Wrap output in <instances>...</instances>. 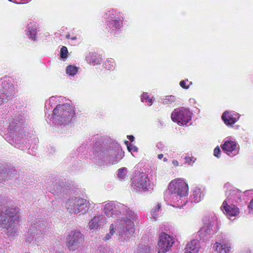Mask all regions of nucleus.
<instances>
[{
    "mask_svg": "<svg viewBox=\"0 0 253 253\" xmlns=\"http://www.w3.org/2000/svg\"><path fill=\"white\" fill-rule=\"evenodd\" d=\"M110 213L109 217H118L120 214L126 216L122 219H117L116 224L119 225L118 227L119 240L123 242L127 241L134 233L133 221L136 219L137 215L127 207L120 203L116 204L115 208H113Z\"/></svg>",
    "mask_w": 253,
    "mask_h": 253,
    "instance_id": "1",
    "label": "nucleus"
},
{
    "mask_svg": "<svg viewBox=\"0 0 253 253\" xmlns=\"http://www.w3.org/2000/svg\"><path fill=\"white\" fill-rule=\"evenodd\" d=\"M7 202L5 197L0 196V227L4 228L5 234L12 237L18 230L19 209L5 206L4 204Z\"/></svg>",
    "mask_w": 253,
    "mask_h": 253,
    "instance_id": "2",
    "label": "nucleus"
},
{
    "mask_svg": "<svg viewBox=\"0 0 253 253\" xmlns=\"http://www.w3.org/2000/svg\"><path fill=\"white\" fill-rule=\"evenodd\" d=\"M52 112V115L50 118H49L50 115L47 112L45 113V117L48 114L47 118L49 121L52 120L53 123L61 126L69 125L75 115V111L72 109V107L68 104L57 105ZM46 121L48 123H50L48 120H46Z\"/></svg>",
    "mask_w": 253,
    "mask_h": 253,
    "instance_id": "3",
    "label": "nucleus"
},
{
    "mask_svg": "<svg viewBox=\"0 0 253 253\" xmlns=\"http://www.w3.org/2000/svg\"><path fill=\"white\" fill-rule=\"evenodd\" d=\"M24 123V118L19 114L13 117L8 127V133L9 135L8 141L10 144L19 149L22 148L24 144V137L19 135Z\"/></svg>",
    "mask_w": 253,
    "mask_h": 253,
    "instance_id": "4",
    "label": "nucleus"
},
{
    "mask_svg": "<svg viewBox=\"0 0 253 253\" xmlns=\"http://www.w3.org/2000/svg\"><path fill=\"white\" fill-rule=\"evenodd\" d=\"M188 190V186L186 182L181 179H178L169 183L168 189L164 194V198L165 200L175 203L181 198L187 195Z\"/></svg>",
    "mask_w": 253,
    "mask_h": 253,
    "instance_id": "5",
    "label": "nucleus"
},
{
    "mask_svg": "<svg viewBox=\"0 0 253 253\" xmlns=\"http://www.w3.org/2000/svg\"><path fill=\"white\" fill-rule=\"evenodd\" d=\"M112 146H109V150H104L103 145L101 143H95L94 145L93 153L97 156L102 157L105 159L109 157V160H106L108 163L114 164L117 163L123 157V153L118 143L112 144Z\"/></svg>",
    "mask_w": 253,
    "mask_h": 253,
    "instance_id": "6",
    "label": "nucleus"
},
{
    "mask_svg": "<svg viewBox=\"0 0 253 253\" xmlns=\"http://www.w3.org/2000/svg\"><path fill=\"white\" fill-rule=\"evenodd\" d=\"M241 191L238 189L229 190L226 192L227 198L223 202L221 209L227 215L236 216L239 212L236 205L241 201Z\"/></svg>",
    "mask_w": 253,
    "mask_h": 253,
    "instance_id": "7",
    "label": "nucleus"
},
{
    "mask_svg": "<svg viewBox=\"0 0 253 253\" xmlns=\"http://www.w3.org/2000/svg\"><path fill=\"white\" fill-rule=\"evenodd\" d=\"M66 209L71 213H85L88 209V203L86 200L76 197L69 199L66 202Z\"/></svg>",
    "mask_w": 253,
    "mask_h": 253,
    "instance_id": "8",
    "label": "nucleus"
},
{
    "mask_svg": "<svg viewBox=\"0 0 253 253\" xmlns=\"http://www.w3.org/2000/svg\"><path fill=\"white\" fill-rule=\"evenodd\" d=\"M131 180L132 187L136 190L141 188L144 191H149L151 188L150 182L147 175L143 172L135 171Z\"/></svg>",
    "mask_w": 253,
    "mask_h": 253,
    "instance_id": "9",
    "label": "nucleus"
},
{
    "mask_svg": "<svg viewBox=\"0 0 253 253\" xmlns=\"http://www.w3.org/2000/svg\"><path fill=\"white\" fill-rule=\"evenodd\" d=\"M192 113L187 108L180 107L172 112L171 118L174 122L181 125H186L191 119Z\"/></svg>",
    "mask_w": 253,
    "mask_h": 253,
    "instance_id": "10",
    "label": "nucleus"
},
{
    "mask_svg": "<svg viewBox=\"0 0 253 253\" xmlns=\"http://www.w3.org/2000/svg\"><path fill=\"white\" fill-rule=\"evenodd\" d=\"M15 94L13 84L7 81L3 82L0 85V105L11 100Z\"/></svg>",
    "mask_w": 253,
    "mask_h": 253,
    "instance_id": "11",
    "label": "nucleus"
},
{
    "mask_svg": "<svg viewBox=\"0 0 253 253\" xmlns=\"http://www.w3.org/2000/svg\"><path fill=\"white\" fill-rule=\"evenodd\" d=\"M204 225L199 231L200 235L205 236L211 235L216 233L218 230V225L216 217H205L204 220Z\"/></svg>",
    "mask_w": 253,
    "mask_h": 253,
    "instance_id": "12",
    "label": "nucleus"
},
{
    "mask_svg": "<svg viewBox=\"0 0 253 253\" xmlns=\"http://www.w3.org/2000/svg\"><path fill=\"white\" fill-rule=\"evenodd\" d=\"M83 235L79 231H72L67 238V246L70 251H74L82 243Z\"/></svg>",
    "mask_w": 253,
    "mask_h": 253,
    "instance_id": "13",
    "label": "nucleus"
},
{
    "mask_svg": "<svg viewBox=\"0 0 253 253\" xmlns=\"http://www.w3.org/2000/svg\"><path fill=\"white\" fill-rule=\"evenodd\" d=\"M48 223L45 220L36 219L31 225L29 229L30 234H36L40 236L42 234H46L49 230Z\"/></svg>",
    "mask_w": 253,
    "mask_h": 253,
    "instance_id": "14",
    "label": "nucleus"
},
{
    "mask_svg": "<svg viewBox=\"0 0 253 253\" xmlns=\"http://www.w3.org/2000/svg\"><path fill=\"white\" fill-rule=\"evenodd\" d=\"M173 243V239L170 235L165 233H162L160 235L158 243L159 253H165L169 251Z\"/></svg>",
    "mask_w": 253,
    "mask_h": 253,
    "instance_id": "15",
    "label": "nucleus"
},
{
    "mask_svg": "<svg viewBox=\"0 0 253 253\" xmlns=\"http://www.w3.org/2000/svg\"><path fill=\"white\" fill-rule=\"evenodd\" d=\"M213 248L214 253H230L232 249L230 243L226 239H221L219 242L215 243Z\"/></svg>",
    "mask_w": 253,
    "mask_h": 253,
    "instance_id": "16",
    "label": "nucleus"
},
{
    "mask_svg": "<svg viewBox=\"0 0 253 253\" xmlns=\"http://www.w3.org/2000/svg\"><path fill=\"white\" fill-rule=\"evenodd\" d=\"M222 149L228 155L233 156L238 153L239 149L237 144L233 141H226L221 146Z\"/></svg>",
    "mask_w": 253,
    "mask_h": 253,
    "instance_id": "17",
    "label": "nucleus"
},
{
    "mask_svg": "<svg viewBox=\"0 0 253 253\" xmlns=\"http://www.w3.org/2000/svg\"><path fill=\"white\" fill-rule=\"evenodd\" d=\"M106 224V218L103 215L94 216L89 222L90 229H98Z\"/></svg>",
    "mask_w": 253,
    "mask_h": 253,
    "instance_id": "18",
    "label": "nucleus"
},
{
    "mask_svg": "<svg viewBox=\"0 0 253 253\" xmlns=\"http://www.w3.org/2000/svg\"><path fill=\"white\" fill-rule=\"evenodd\" d=\"M222 119L227 126L234 124L239 118L238 114L232 113L231 112L225 111L222 115Z\"/></svg>",
    "mask_w": 253,
    "mask_h": 253,
    "instance_id": "19",
    "label": "nucleus"
},
{
    "mask_svg": "<svg viewBox=\"0 0 253 253\" xmlns=\"http://www.w3.org/2000/svg\"><path fill=\"white\" fill-rule=\"evenodd\" d=\"M199 242L197 240L191 241L189 243L186 245L184 253H198L200 249Z\"/></svg>",
    "mask_w": 253,
    "mask_h": 253,
    "instance_id": "20",
    "label": "nucleus"
},
{
    "mask_svg": "<svg viewBox=\"0 0 253 253\" xmlns=\"http://www.w3.org/2000/svg\"><path fill=\"white\" fill-rule=\"evenodd\" d=\"M15 170H11L6 168L0 169V183L5 179H10L13 177L12 174L15 172Z\"/></svg>",
    "mask_w": 253,
    "mask_h": 253,
    "instance_id": "21",
    "label": "nucleus"
},
{
    "mask_svg": "<svg viewBox=\"0 0 253 253\" xmlns=\"http://www.w3.org/2000/svg\"><path fill=\"white\" fill-rule=\"evenodd\" d=\"M86 60L89 64H92L93 65H98L101 63L102 58L96 53H89L86 56Z\"/></svg>",
    "mask_w": 253,
    "mask_h": 253,
    "instance_id": "22",
    "label": "nucleus"
},
{
    "mask_svg": "<svg viewBox=\"0 0 253 253\" xmlns=\"http://www.w3.org/2000/svg\"><path fill=\"white\" fill-rule=\"evenodd\" d=\"M192 201L195 203H198L201 201L202 197V192L200 189H197L193 191L192 194L190 196Z\"/></svg>",
    "mask_w": 253,
    "mask_h": 253,
    "instance_id": "23",
    "label": "nucleus"
},
{
    "mask_svg": "<svg viewBox=\"0 0 253 253\" xmlns=\"http://www.w3.org/2000/svg\"><path fill=\"white\" fill-rule=\"evenodd\" d=\"M108 25L110 28H114V29H119L122 24V21L118 19H110L108 20Z\"/></svg>",
    "mask_w": 253,
    "mask_h": 253,
    "instance_id": "24",
    "label": "nucleus"
},
{
    "mask_svg": "<svg viewBox=\"0 0 253 253\" xmlns=\"http://www.w3.org/2000/svg\"><path fill=\"white\" fill-rule=\"evenodd\" d=\"M39 238L40 236L38 235L37 236L36 234H32L31 235L29 231L28 234L26 235V242L27 244H30L32 242V241L39 242L40 241Z\"/></svg>",
    "mask_w": 253,
    "mask_h": 253,
    "instance_id": "25",
    "label": "nucleus"
},
{
    "mask_svg": "<svg viewBox=\"0 0 253 253\" xmlns=\"http://www.w3.org/2000/svg\"><path fill=\"white\" fill-rule=\"evenodd\" d=\"M137 253H152L151 249L148 245L141 244L138 247Z\"/></svg>",
    "mask_w": 253,
    "mask_h": 253,
    "instance_id": "26",
    "label": "nucleus"
},
{
    "mask_svg": "<svg viewBox=\"0 0 253 253\" xmlns=\"http://www.w3.org/2000/svg\"><path fill=\"white\" fill-rule=\"evenodd\" d=\"M116 204L113 202L106 204L104 206V212L107 216L109 217V214H111L110 212L112 211L113 208H115Z\"/></svg>",
    "mask_w": 253,
    "mask_h": 253,
    "instance_id": "27",
    "label": "nucleus"
},
{
    "mask_svg": "<svg viewBox=\"0 0 253 253\" xmlns=\"http://www.w3.org/2000/svg\"><path fill=\"white\" fill-rule=\"evenodd\" d=\"M51 190L53 191V194L61 193L62 191L64 192L63 188L57 182L53 185V187L51 188Z\"/></svg>",
    "mask_w": 253,
    "mask_h": 253,
    "instance_id": "28",
    "label": "nucleus"
},
{
    "mask_svg": "<svg viewBox=\"0 0 253 253\" xmlns=\"http://www.w3.org/2000/svg\"><path fill=\"white\" fill-rule=\"evenodd\" d=\"M78 68L73 65H69L66 68L67 74L71 75L74 76L78 71Z\"/></svg>",
    "mask_w": 253,
    "mask_h": 253,
    "instance_id": "29",
    "label": "nucleus"
},
{
    "mask_svg": "<svg viewBox=\"0 0 253 253\" xmlns=\"http://www.w3.org/2000/svg\"><path fill=\"white\" fill-rule=\"evenodd\" d=\"M27 34L30 39L35 41L36 40V29L28 27Z\"/></svg>",
    "mask_w": 253,
    "mask_h": 253,
    "instance_id": "30",
    "label": "nucleus"
},
{
    "mask_svg": "<svg viewBox=\"0 0 253 253\" xmlns=\"http://www.w3.org/2000/svg\"><path fill=\"white\" fill-rule=\"evenodd\" d=\"M126 168H123L118 170L117 175L121 179H124L126 176Z\"/></svg>",
    "mask_w": 253,
    "mask_h": 253,
    "instance_id": "31",
    "label": "nucleus"
},
{
    "mask_svg": "<svg viewBox=\"0 0 253 253\" xmlns=\"http://www.w3.org/2000/svg\"><path fill=\"white\" fill-rule=\"evenodd\" d=\"M125 143L127 145V148L129 152H137L138 148L136 146L129 143L128 141H125Z\"/></svg>",
    "mask_w": 253,
    "mask_h": 253,
    "instance_id": "32",
    "label": "nucleus"
},
{
    "mask_svg": "<svg viewBox=\"0 0 253 253\" xmlns=\"http://www.w3.org/2000/svg\"><path fill=\"white\" fill-rule=\"evenodd\" d=\"M115 233V231L114 230V226L112 224L110 227V232L109 233L106 234L104 238L103 239L104 241H107L109 240L111 238V236L114 235Z\"/></svg>",
    "mask_w": 253,
    "mask_h": 253,
    "instance_id": "33",
    "label": "nucleus"
},
{
    "mask_svg": "<svg viewBox=\"0 0 253 253\" xmlns=\"http://www.w3.org/2000/svg\"><path fill=\"white\" fill-rule=\"evenodd\" d=\"M114 61L113 59H111L107 60L105 63V68L108 69V70H112L114 68Z\"/></svg>",
    "mask_w": 253,
    "mask_h": 253,
    "instance_id": "34",
    "label": "nucleus"
},
{
    "mask_svg": "<svg viewBox=\"0 0 253 253\" xmlns=\"http://www.w3.org/2000/svg\"><path fill=\"white\" fill-rule=\"evenodd\" d=\"M68 51L67 48L66 46H63L60 50V57L62 59H65L67 57Z\"/></svg>",
    "mask_w": 253,
    "mask_h": 253,
    "instance_id": "35",
    "label": "nucleus"
},
{
    "mask_svg": "<svg viewBox=\"0 0 253 253\" xmlns=\"http://www.w3.org/2000/svg\"><path fill=\"white\" fill-rule=\"evenodd\" d=\"M116 11L114 10H112L111 12L110 11H108V12L106 13L104 15L105 18H108V20L110 19H114L115 17Z\"/></svg>",
    "mask_w": 253,
    "mask_h": 253,
    "instance_id": "36",
    "label": "nucleus"
},
{
    "mask_svg": "<svg viewBox=\"0 0 253 253\" xmlns=\"http://www.w3.org/2000/svg\"><path fill=\"white\" fill-rule=\"evenodd\" d=\"M175 98L174 96H167L163 100V103L167 104L168 103H172L174 101Z\"/></svg>",
    "mask_w": 253,
    "mask_h": 253,
    "instance_id": "37",
    "label": "nucleus"
},
{
    "mask_svg": "<svg viewBox=\"0 0 253 253\" xmlns=\"http://www.w3.org/2000/svg\"><path fill=\"white\" fill-rule=\"evenodd\" d=\"M161 208V205L160 204H158L157 207H156L155 208H154L152 210H151V214L153 215L154 218H156V216L158 214L156 213V212L159 211V210H160V209Z\"/></svg>",
    "mask_w": 253,
    "mask_h": 253,
    "instance_id": "38",
    "label": "nucleus"
},
{
    "mask_svg": "<svg viewBox=\"0 0 253 253\" xmlns=\"http://www.w3.org/2000/svg\"><path fill=\"white\" fill-rule=\"evenodd\" d=\"M220 154H221V151H220L219 148L218 146H217L214 149V151H213L214 156L217 158H219Z\"/></svg>",
    "mask_w": 253,
    "mask_h": 253,
    "instance_id": "39",
    "label": "nucleus"
},
{
    "mask_svg": "<svg viewBox=\"0 0 253 253\" xmlns=\"http://www.w3.org/2000/svg\"><path fill=\"white\" fill-rule=\"evenodd\" d=\"M186 81H188V80H183L180 82V85L184 89H188L189 88V85H186Z\"/></svg>",
    "mask_w": 253,
    "mask_h": 253,
    "instance_id": "40",
    "label": "nucleus"
},
{
    "mask_svg": "<svg viewBox=\"0 0 253 253\" xmlns=\"http://www.w3.org/2000/svg\"><path fill=\"white\" fill-rule=\"evenodd\" d=\"M55 152V149L54 147L49 146V148H48L47 153L49 155H53V153Z\"/></svg>",
    "mask_w": 253,
    "mask_h": 253,
    "instance_id": "41",
    "label": "nucleus"
},
{
    "mask_svg": "<svg viewBox=\"0 0 253 253\" xmlns=\"http://www.w3.org/2000/svg\"><path fill=\"white\" fill-rule=\"evenodd\" d=\"M184 159L185 160V163L186 164H188L189 165H190V162L191 161L194 162V161L193 160L194 157H185Z\"/></svg>",
    "mask_w": 253,
    "mask_h": 253,
    "instance_id": "42",
    "label": "nucleus"
},
{
    "mask_svg": "<svg viewBox=\"0 0 253 253\" xmlns=\"http://www.w3.org/2000/svg\"><path fill=\"white\" fill-rule=\"evenodd\" d=\"M149 96L147 95V93L145 92L143 93L141 97V100L142 102H144L146 99H148Z\"/></svg>",
    "mask_w": 253,
    "mask_h": 253,
    "instance_id": "43",
    "label": "nucleus"
},
{
    "mask_svg": "<svg viewBox=\"0 0 253 253\" xmlns=\"http://www.w3.org/2000/svg\"><path fill=\"white\" fill-rule=\"evenodd\" d=\"M248 208L250 211H253V199H252V200L250 202V203L248 205Z\"/></svg>",
    "mask_w": 253,
    "mask_h": 253,
    "instance_id": "44",
    "label": "nucleus"
},
{
    "mask_svg": "<svg viewBox=\"0 0 253 253\" xmlns=\"http://www.w3.org/2000/svg\"><path fill=\"white\" fill-rule=\"evenodd\" d=\"M10 1L13 2L15 3L20 4V3H24L23 2V0H8Z\"/></svg>",
    "mask_w": 253,
    "mask_h": 253,
    "instance_id": "45",
    "label": "nucleus"
},
{
    "mask_svg": "<svg viewBox=\"0 0 253 253\" xmlns=\"http://www.w3.org/2000/svg\"><path fill=\"white\" fill-rule=\"evenodd\" d=\"M144 101L147 102L149 106H151L153 103L152 99L150 98L149 96L148 97V99H146Z\"/></svg>",
    "mask_w": 253,
    "mask_h": 253,
    "instance_id": "46",
    "label": "nucleus"
},
{
    "mask_svg": "<svg viewBox=\"0 0 253 253\" xmlns=\"http://www.w3.org/2000/svg\"><path fill=\"white\" fill-rule=\"evenodd\" d=\"M156 147L158 149H163L164 148V145L163 144V143L161 142H160L158 143V144L156 145Z\"/></svg>",
    "mask_w": 253,
    "mask_h": 253,
    "instance_id": "47",
    "label": "nucleus"
},
{
    "mask_svg": "<svg viewBox=\"0 0 253 253\" xmlns=\"http://www.w3.org/2000/svg\"><path fill=\"white\" fill-rule=\"evenodd\" d=\"M127 137L131 142L133 141L134 140V137L133 135H127Z\"/></svg>",
    "mask_w": 253,
    "mask_h": 253,
    "instance_id": "48",
    "label": "nucleus"
},
{
    "mask_svg": "<svg viewBox=\"0 0 253 253\" xmlns=\"http://www.w3.org/2000/svg\"><path fill=\"white\" fill-rule=\"evenodd\" d=\"M172 163H173V164L174 166H178V161H176V160H173V161H172Z\"/></svg>",
    "mask_w": 253,
    "mask_h": 253,
    "instance_id": "49",
    "label": "nucleus"
},
{
    "mask_svg": "<svg viewBox=\"0 0 253 253\" xmlns=\"http://www.w3.org/2000/svg\"><path fill=\"white\" fill-rule=\"evenodd\" d=\"M163 157V154H159L158 156V158L159 159H162V158Z\"/></svg>",
    "mask_w": 253,
    "mask_h": 253,
    "instance_id": "50",
    "label": "nucleus"
},
{
    "mask_svg": "<svg viewBox=\"0 0 253 253\" xmlns=\"http://www.w3.org/2000/svg\"><path fill=\"white\" fill-rule=\"evenodd\" d=\"M159 127H162L163 126V122L161 121H159Z\"/></svg>",
    "mask_w": 253,
    "mask_h": 253,
    "instance_id": "51",
    "label": "nucleus"
},
{
    "mask_svg": "<svg viewBox=\"0 0 253 253\" xmlns=\"http://www.w3.org/2000/svg\"><path fill=\"white\" fill-rule=\"evenodd\" d=\"M189 101H190L191 103H192V102H195V100H194V99H192V98H191V99H189Z\"/></svg>",
    "mask_w": 253,
    "mask_h": 253,
    "instance_id": "52",
    "label": "nucleus"
},
{
    "mask_svg": "<svg viewBox=\"0 0 253 253\" xmlns=\"http://www.w3.org/2000/svg\"><path fill=\"white\" fill-rule=\"evenodd\" d=\"M66 39H69L70 38V34L66 35Z\"/></svg>",
    "mask_w": 253,
    "mask_h": 253,
    "instance_id": "53",
    "label": "nucleus"
},
{
    "mask_svg": "<svg viewBox=\"0 0 253 253\" xmlns=\"http://www.w3.org/2000/svg\"><path fill=\"white\" fill-rule=\"evenodd\" d=\"M71 39L72 40H75L77 39V38H76V37H74L72 38Z\"/></svg>",
    "mask_w": 253,
    "mask_h": 253,
    "instance_id": "54",
    "label": "nucleus"
},
{
    "mask_svg": "<svg viewBox=\"0 0 253 253\" xmlns=\"http://www.w3.org/2000/svg\"><path fill=\"white\" fill-rule=\"evenodd\" d=\"M166 161H167V159H166V158H165L164 159V161L166 162Z\"/></svg>",
    "mask_w": 253,
    "mask_h": 253,
    "instance_id": "55",
    "label": "nucleus"
},
{
    "mask_svg": "<svg viewBox=\"0 0 253 253\" xmlns=\"http://www.w3.org/2000/svg\"><path fill=\"white\" fill-rule=\"evenodd\" d=\"M109 253H113L112 251H109Z\"/></svg>",
    "mask_w": 253,
    "mask_h": 253,
    "instance_id": "56",
    "label": "nucleus"
},
{
    "mask_svg": "<svg viewBox=\"0 0 253 253\" xmlns=\"http://www.w3.org/2000/svg\"><path fill=\"white\" fill-rule=\"evenodd\" d=\"M53 98V97H51L50 98V100H51V99H52Z\"/></svg>",
    "mask_w": 253,
    "mask_h": 253,
    "instance_id": "57",
    "label": "nucleus"
},
{
    "mask_svg": "<svg viewBox=\"0 0 253 253\" xmlns=\"http://www.w3.org/2000/svg\"><path fill=\"white\" fill-rule=\"evenodd\" d=\"M100 143H102L103 142V140H101V141H100Z\"/></svg>",
    "mask_w": 253,
    "mask_h": 253,
    "instance_id": "58",
    "label": "nucleus"
}]
</instances>
